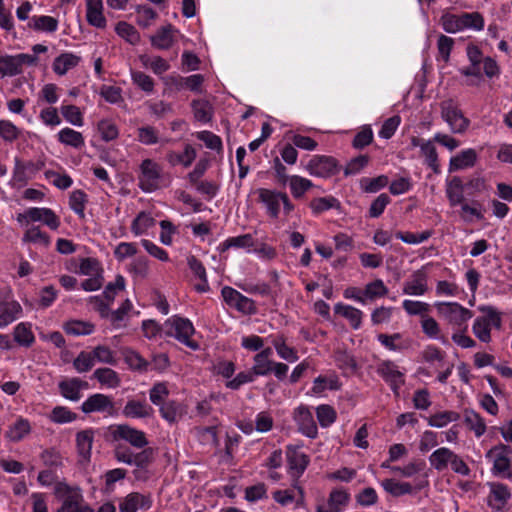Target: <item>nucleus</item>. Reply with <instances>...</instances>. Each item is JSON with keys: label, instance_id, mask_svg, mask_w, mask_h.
I'll list each match as a JSON object with an SVG mask.
<instances>
[{"label": "nucleus", "instance_id": "obj_3", "mask_svg": "<svg viewBox=\"0 0 512 512\" xmlns=\"http://www.w3.org/2000/svg\"><path fill=\"white\" fill-rule=\"evenodd\" d=\"M165 326L168 328L166 331L168 336L176 338L192 350L198 349V343L190 339L195 329L189 319L173 316L165 321Z\"/></svg>", "mask_w": 512, "mask_h": 512}, {"label": "nucleus", "instance_id": "obj_54", "mask_svg": "<svg viewBox=\"0 0 512 512\" xmlns=\"http://www.w3.org/2000/svg\"><path fill=\"white\" fill-rule=\"evenodd\" d=\"M91 353L95 362L98 361L100 363L110 365L116 363V358L113 351L107 346L98 345L91 351Z\"/></svg>", "mask_w": 512, "mask_h": 512}, {"label": "nucleus", "instance_id": "obj_50", "mask_svg": "<svg viewBox=\"0 0 512 512\" xmlns=\"http://www.w3.org/2000/svg\"><path fill=\"white\" fill-rule=\"evenodd\" d=\"M289 185L291 193L295 198L302 197L305 194V192L312 187V183L310 180L302 178L300 176H291Z\"/></svg>", "mask_w": 512, "mask_h": 512}, {"label": "nucleus", "instance_id": "obj_1", "mask_svg": "<svg viewBox=\"0 0 512 512\" xmlns=\"http://www.w3.org/2000/svg\"><path fill=\"white\" fill-rule=\"evenodd\" d=\"M482 316H478L473 323L474 335L483 343L491 341V329H500L502 320L500 314L493 307H482Z\"/></svg>", "mask_w": 512, "mask_h": 512}, {"label": "nucleus", "instance_id": "obj_60", "mask_svg": "<svg viewBox=\"0 0 512 512\" xmlns=\"http://www.w3.org/2000/svg\"><path fill=\"white\" fill-rule=\"evenodd\" d=\"M125 289V279L122 275H117L114 282L108 283L103 292L104 298L110 304L114 299L118 291Z\"/></svg>", "mask_w": 512, "mask_h": 512}, {"label": "nucleus", "instance_id": "obj_13", "mask_svg": "<svg viewBox=\"0 0 512 512\" xmlns=\"http://www.w3.org/2000/svg\"><path fill=\"white\" fill-rule=\"evenodd\" d=\"M115 438L123 439L136 448H144L148 444L145 433L129 425H118L114 431Z\"/></svg>", "mask_w": 512, "mask_h": 512}, {"label": "nucleus", "instance_id": "obj_51", "mask_svg": "<svg viewBox=\"0 0 512 512\" xmlns=\"http://www.w3.org/2000/svg\"><path fill=\"white\" fill-rule=\"evenodd\" d=\"M87 202V195L82 190H75L70 194L69 205L70 208L80 217H84L85 204Z\"/></svg>", "mask_w": 512, "mask_h": 512}, {"label": "nucleus", "instance_id": "obj_9", "mask_svg": "<svg viewBox=\"0 0 512 512\" xmlns=\"http://www.w3.org/2000/svg\"><path fill=\"white\" fill-rule=\"evenodd\" d=\"M377 373L390 385L396 396H399V389L404 384V374L392 361H383L377 367Z\"/></svg>", "mask_w": 512, "mask_h": 512}, {"label": "nucleus", "instance_id": "obj_14", "mask_svg": "<svg viewBox=\"0 0 512 512\" xmlns=\"http://www.w3.org/2000/svg\"><path fill=\"white\" fill-rule=\"evenodd\" d=\"M350 500V494L345 489H334L330 492L327 504L319 505L317 512H341Z\"/></svg>", "mask_w": 512, "mask_h": 512}, {"label": "nucleus", "instance_id": "obj_7", "mask_svg": "<svg viewBox=\"0 0 512 512\" xmlns=\"http://www.w3.org/2000/svg\"><path fill=\"white\" fill-rule=\"evenodd\" d=\"M438 312L451 325L461 328L473 316L472 312L455 302H441L436 304Z\"/></svg>", "mask_w": 512, "mask_h": 512}, {"label": "nucleus", "instance_id": "obj_62", "mask_svg": "<svg viewBox=\"0 0 512 512\" xmlns=\"http://www.w3.org/2000/svg\"><path fill=\"white\" fill-rule=\"evenodd\" d=\"M339 202L334 197L316 198L311 201L310 207L314 213L319 214L331 208L337 207Z\"/></svg>", "mask_w": 512, "mask_h": 512}, {"label": "nucleus", "instance_id": "obj_53", "mask_svg": "<svg viewBox=\"0 0 512 512\" xmlns=\"http://www.w3.org/2000/svg\"><path fill=\"white\" fill-rule=\"evenodd\" d=\"M30 26L35 30L54 32L57 30L58 21L51 16H38L33 18V24Z\"/></svg>", "mask_w": 512, "mask_h": 512}, {"label": "nucleus", "instance_id": "obj_24", "mask_svg": "<svg viewBox=\"0 0 512 512\" xmlns=\"http://www.w3.org/2000/svg\"><path fill=\"white\" fill-rule=\"evenodd\" d=\"M511 497V493L507 486L501 483H496L491 486L489 496V505L496 510H501Z\"/></svg>", "mask_w": 512, "mask_h": 512}, {"label": "nucleus", "instance_id": "obj_35", "mask_svg": "<svg viewBox=\"0 0 512 512\" xmlns=\"http://www.w3.org/2000/svg\"><path fill=\"white\" fill-rule=\"evenodd\" d=\"M335 312L348 319L353 328H359L363 315L362 311L355 307L339 303L335 306Z\"/></svg>", "mask_w": 512, "mask_h": 512}, {"label": "nucleus", "instance_id": "obj_38", "mask_svg": "<svg viewBox=\"0 0 512 512\" xmlns=\"http://www.w3.org/2000/svg\"><path fill=\"white\" fill-rule=\"evenodd\" d=\"M389 183L388 177L380 175L376 178L364 177L360 180V188L366 193H376Z\"/></svg>", "mask_w": 512, "mask_h": 512}, {"label": "nucleus", "instance_id": "obj_46", "mask_svg": "<svg viewBox=\"0 0 512 512\" xmlns=\"http://www.w3.org/2000/svg\"><path fill=\"white\" fill-rule=\"evenodd\" d=\"M95 365L91 352L81 351L73 361V367L78 373H85Z\"/></svg>", "mask_w": 512, "mask_h": 512}, {"label": "nucleus", "instance_id": "obj_47", "mask_svg": "<svg viewBox=\"0 0 512 512\" xmlns=\"http://www.w3.org/2000/svg\"><path fill=\"white\" fill-rule=\"evenodd\" d=\"M154 225V219L150 214L141 212L133 220L131 230L135 235L143 234L149 227Z\"/></svg>", "mask_w": 512, "mask_h": 512}, {"label": "nucleus", "instance_id": "obj_2", "mask_svg": "<svg viewBox=\"0 0 512 512\" xmlns=\"http://www.w3.org/2000/svg\"><path fill=\"white\" fill-rule=\"evenodd\" d=\"M256 194L259 201L266 207L267 214L272 218H278L281 204H283L285 214H289L294 209V205L290 202L286 193L259 188L256 190Z\"/></svg>", "mask_w": 512, "mask_h": 512}, {"label": "nucleus", "instance_id": "obj_45", "mask_svg": "<svg viewBox=\"0 0 512 512\" xmlns=\"http://www.w3.org/2000/svg\"><path fill=\"white\" fill-rule=\"evenodd\" d=\"M440 24L447 33H456L463 30L460 15L444 13L440 18Z\"/></svg>", "mask_w": 512, "mask_h": 512}, {"label": "nucleus", "instance_id": "obj_6", "mask_svg": "<svg viewBox=\"0 0 512 512\" xmlns=\"http://www.w3.org/2000/svg\"><path fill=\"white\" fill-rule=\"evenodd\" d=\"M441 116L450 126L452 132L463 133L469 126L470 121L466 118L457 103L452 99L441 102Z\"/></svg>", "mask_w": 512, "mask_h": 512}, {"label": "nucleus", "instance_id": "obj_8", "mask_svg": "<svg viewBox=\"0 0 512 512\" xmlns=\"http://www.w3.org/2000/svg\"><path fill=\"white\" fill-rule=\"evenodd\" d=\"M293 419L298 426L299 432L309 438H316L318 429L313 415L305 405L298 406L293 412Z\"/></svg>", "mask_w": 512, "mask_h": 512}, {"label": "nucleus", "instance_id": "obj_19", "mask_svg": "<svg viewBox=\"0 0 512 512\" xmlns=\"http://www.w3.org/2000/svg\"><path fill=\"white\" fill-rule=\"evenodd\" d=\"M122 413L127 418H148L154 410L146 401L131 399L127 401Z\"/></svg>", "mask_w": 512, "mask_h": 512}, {"label": "nucleus", "instance_id": "obj_22", "mask_svg": "<svg viewBox=\"0 0 512 512\" xmlns=\"http://www.w3.org/2000/svg\"><path fill=\"white\" fill-rule=\"evenodd\" d=\"M86 6V18L88 23L97 28H104L106 26V19L102 13V0H86Z\"/></svg>", "mask_w": 512, "mask_h": 512}, {"label": "nucleus", "instance_id": "obj_55", "mask_svg": "<svg viewBox=\"0 0 512 512\" xmlns=\"http://www.w3.org/2000/svg\"><path fill=\"white\" fill-rule=\"evenodd\" d=\"M23 241L37 243L46 247L49 244V237L38 226H33L25 232Z\"/></svg>", "mask_w": 512, "mask_h": 512}, {"label": "nucleus", "instance_id": "obj_15", "mask_svg": "<svg viewBox=\"0 0 512 512\" xmlns=\"http://www.w3.org/2000/svg\"><path fill=\"white\" fill-rule=\"evenodd\" d=\"M60 394L70 400L78 401L81 398V390L88 387V383L79 378H70L63 380L58 385Z\"/></svg>", "mask_w": 512, "mask_h": 512}, {"label": "nucleus", "instance_id": "obj_48", "mask_svg": "<svg viewBox=\"0 0 512 512\" xmlns=\"http://www.w3.org/2000/svg\"><path fill=\"white\" fill-rule=\"evenodd\" d=\"M60 142L71 145L73 147H79L84 143L83 136L80 132L75 131L71 128L62 129L59 134Z\"/></svg>", "mask_w": 512, "mask_h": 512}, {"label": "nucleus", "instance_id": "obj_18", "mask_svg": "<svg viewBox=\"0 0 512 512\" xmlns=\"http://www.w3.org/2000/svg\"><path fill=\"white\" fill-rule=\"evenodd\" d=\"M427 290V275L423 269L415 271L403 287V293L407 295L419 296L425 294Z\"/></svg>", "mask_w": 512, "mask_h": 512}, {"label": "nucleus", "instance_id": "obj_56", "mask_svg": "<svg viewBox=\"0 0 512 512\" xmlns=\"http://www.w3.org/2000/svg\"><path fill=\"white\" fill-rule=\"evenodd\" d=\"M432 235L431 231H423L419 234L412 232H401L398 231L395 233L396 238L402 240L407 244H419L426 240H428Z\"/></svg>", "mask_w": 512, "mask_h": 512}, {"label": "nucleus", "instance_id": "obj_27", "mask_svg": "<svg viewBox=\"0 0 512 512\" xmlns=\"http://www.w3.org/2000/svg\"><path fill=\"white\" fill-rule=\"evenodd\" d=\"M31 431V425L27 419L18 418L15 423L9 426L6 437L13 442L22 440Z\"/></svg>", "mask_w": 512, "mask_h": 512}, {"label": "nucleus", "instance_id": "obj_49", "mask_svg": "<svg viewBox=\"0 0 512 512\" xmlns=\"http://www.w3.org/2000/svg\"><path fill=\"white\" fill-rule=\"evenodd\" d=\"M77 418V415L64 406H56L50 414V419L54 423H70Z\"/></svg>", "mask_w": 512, "mask_h": 512}, {"label": "nucleus", "instance_id": "obj_30", "mask_svg": "<svg viewBox=\"0 0 512 512\" xmlns=\"http://www.w3.org/2000/svg\"><path fill=\"white\" fill-rule=\"evenodd\" d=\"M93 378L108 388H117L120 386L121 380L116 371L111 368H98L93 373Z\"/></svg>", "mask_w": 512, "mask_h": 512}, {"label": "nucleus", "instance_id": "obj_42", "mask_svg": "<svg viewBox=\"0 0 512 512\" xmlns=\"http://www.w3.org/2000/svg\"><path fill=\"white\" fill-rule=\"evenodd\" d=\"M22 72L15 56L0 57V77L15 76Z\"/></svg>", "mask_w": 512, "mask_h": 512}, {"label": "nucleus", "instance_id": "obj_31", "mask_svg": "<svg viewBox=\"0 0 512 512\" xmlns=\"http://www.w3.org/2000/svg\"><path fill=\"white\" fill-rule=\"evenodd\" d=\"M191 107L197 121L203 123L211 121L213 116V107L209 101L204 99L193 100Z\"/></svg>", "mask_w": 512, "mask_h": 512}, {"label": "nucleus", "instance_id": "obj_52", "mask_svg": "<svg viewBox=\"0 0 512 512\" xmlns=\"http://www.w3.org/2000/svg\"><path fill=\"white\" fill-rule=\"evenodd\" d=\"M387 293H388L387 287L384 285L382 280L378 279V280L368 283L365 286L364 298L373 300L375 298L385 296Z\"/></svg>", "mask_w": 512, "mask_h": 512}, {"label": "nucleus", "instance_id": "obj_20", "mask_svg": "<svg viewBox=\"0 0 512 512\" xmlns=\"http://www.w3.org/2000/svg\"><path fill=\"white\" fill-rule=\"evenodd\" d=\"M21 311L22 308L17 301L0 298V328L14 322Z\"/></svg>", "mask_w": 512, "mask_h": 512}, {"label": "nucleus", "instance_id": "obj_39", "mask_svg": "<svg viewBox=\"0 0 512 512\" xmlns=\"http://www.w3.org/2000/svg\"><path fill=\"white\" fill-rule=\"evenodd\" d=\"M316 416L320 426L323 428L331 426L337 418L335 409L326 404L319 405L316 408Z\"/></svg>", "mask_w": 512, "mask_h": 512}, {"label": "nucleus", "instance_id": "obj_10", "mask_svg": "<svg viewBox=\"0 0 512 512\" xmlns=\"http://www.w3.org/2000/svg\"><path fill=\"white\" fill-rule=\"evenodd\" d=\"M81 410L85 414L99 412L107 413L108 415H113L115 407L111 397L101 393H96L89 396L81 404Z\"/></svg>", "mask_w": 512, "mask_h": 512}, {"label": "nucleus", "instance_id": "obj_32", "mask_svg": "<svg viewBox=\"0 0 512 512\" xmlns=\"http://www.w3.org/2000/svg\"><path fill=\"white\" fill-rule=\"evenodd\" d=\"M464 422L476 437L482 436L486 432V424L483 418L473 410L464 411Z\"/></svg>", "mask_w": 512, "mask_h": 512}, {"label": "nucleus", "instance_id": "obj_25", "mask_svg": "<svg viewBox=\"0 0 512 512\" xmlns=\"http://www.w3.org/2000/svg\"><path fill=\"white\" fill-rule=\"evenodd\" d=\"M81 58L72 53H62L58 57L55 58L53 62V71L62 76L67 73L68 70L76 67Z\"/></svg>", "mask_w": 512, "mask_h": 512}, {"label": "nucleus", "instance_id": "obj_59", "mask_svg": "<svg viewBox=\"0 0 512 512\" xmlns=\"http://www.w3.org/2000/svg\"><path fill=\"white\" fill-rule=\"evenodd\" d=\"M63 117L72 125L82 126L83 118L80 109L75 105H65L61 107Z\"/></svg>", "mask_w": 512, "mask_h": 512}, {"label": "nucleus", "instance_id": "obj_26", "mask_svg": "<svg viewBox=\"0 0 512 512\" xmlns=\"http://www.w3.org/2000/svg\"><path fill=\"white\" fill-rule=\"evenodd\" d=\"M454 454L449 448H438L429 456L430 465L437 471H443L450 464Z\"/></svg>", "mask_w": 512, "mask_h": 512}, {"label": "nucleus", "instance_id": "obj_43", "mask_svg": "<svg viewBox=\"0 0 512 512\" xmlns=\"http://www.w3.org/2000/svg\"><path fill=\"white\" fill-rule=\"evenodd\" d=\"M462 21V28L473 29L480 31L484 28V18L479 12L462 13L460 14Z\"/></svg>", "mask_w": 512, "mask_h": 512}, {"label": "nucleus", "instance_id": "obj_11", "mask_svg": "<svg viewBox=\"0 0 512 512\" xmlns=\"http://www.w3.org/2000/svg\"><path fill=\"white\" fill-rule=\"evenodd\" d=\"M57 512H94L84 501L79 489L66 488L61 507Z\"/></svg>", "mask_w": 512, "mask_h": 512}, {"label": "nucleus", "instance_id": "obj_33", "mask_svg": "<svg viewBox=\"0 0 512 512\" xmlns=\"http://www.w3.org/2000/svg\"><path fill=\"white\" fill-rule=\"evenodd\" d=\"M254 246V238L251 234H243L230 237L220 244L219 250L224 252L230 248H251Z\"/></svg>", "mask_w": 512, "mask_h": 512}, {"label": "nucleus", "instance_id": "obj_23", "mask_svg": "<svg viewBox=\"0 0 512 512\" xmlns=\"http://www.w3.org/2000/svg\"><path fill=\"white\" fill-rule=\"evenodd\" d=\"M94 441V431L86 429L76 434V445L80 457L88 462L91 457V450Z\"/></svg>", "mask_w": 512, "mask_h": 512}, {"label": "nucleus", "instance_id": "obj_17", "mask_svg": "<svg viewBox=\"0 0 512 512\" xmlns=\"http://www.w3.org/2000/svg\"><path fill=\"white\" fill-rule=\"evenodd\" d=\"M152 501L149 496L138 492L128 494L119 504L120 512H137L138 509H149Z\"/></svg>", "mask_w": 512, "mask_h": 512}, {"label": "nucleus", "instance_id": "obj_57", "mask_svg": "<svg viewBox=\"0 0 512 512\" xmlns=\"http://www.w3.org/2000/svg\"><path fill=\"white\" fill-rule=\"evenodd\" d=\"M14 339L23 346H30L34 342L33 333L24 323H20L15 327Z\"/></svg>", "mask_w": 512, "mask_h": 512}, {"label": "nucleus", "instance_id": "obj_44", "mask_svg": "<svg viewBox=\"0 0 512 512\" xmlns=\"http://www.w3.org/2000/svg\"><path fill=\"white\" fill-rule=\"evenodd\" d=\"M117 34L130 44H137L140 41V35L131 24L121 21L116 25Z\"/></svg>", "mask_w": 512, "mask_h": 512}, {"label": "nucleus", "instance_id": "obj_5", "mask_svg": "<svg viewBox=\"0 0 512 512\" xmlns=\"http://www.w3.org/2000/svg\"><path fill=\"white\" fill-rule=\"evenodd\" d=\"M139 186L145 192H152L165 184L166 178L157 162H142Z\"/></svg>", "mask_w": 512, "mask_h": 512}, {"label": "nucleus", "instance_id": "obj_21", "mask_svg": "<svg viewBox=\"0 0 512 512\" xmlns=\"http://www.w3.org/2000/svg\"><path fill=\"white\" fill-rule=\"evenodd\" d=\"M465 186L460 177L454 176L446 183V196L450 206L455 207L464 201Z\"/></svg>", "mask_w": 512, "mask_h": 512}, {"label": "nucleus", "instance_id": "obj_37", "mask_svg": "<svg viewBox=\"0 0 512 512\" xmlns=\"http://www.w3.org/2000/svg\"><path fill=\"white\" fill-rule=\"evenodd\" d=\"M384 490L393 496H402L410 494L413 490L412 485L408 482H398L394 479H385L381 483Z\"/></svg>", "mask_w": 512, "mask_h": 512}, {"label": "nucleus", "instance_id": "obj_28", "mask_svg": "<svg viewBox=\"0 0 512 512\" xmlns=\"http://www.w3.org/2000/svg\"><path fill=\"white\" fill-rule=\"evenodd\" d=\"M173 27L172 25H167L161 27L155 35L151 37V43L157 49L165 50L169 49L174 42L173 39Z\"/></svg>", "mask_w": 512, "mask_h": 512}, {"label": "nucleus", "instance_id": "obj_63", "mask_svg": "<svg viewBox=\"0 0 512 512\" xmlns=\"http://www.w3.org/2000/svg\"><path fill=\"white\" fill-rule=\"evenodd\" d=\"M169 390L165 383H157L155 384L149 392V398L150 401L157 405L161 406L165 400V398L168 396Z\"/></svg>", "mask_w": 512, "mask_h": 512}, {"label": "nucleus", "instance_id": "obj_64", "mask_svg": "<svg viewBox=\"0 0 512 512\" xmlns=\"http://www.w3.org/2000/svg\"><path fill=\"white\" fill-rule=\"evenodd\" d=\"M403 308L409 315H420L426 316L425 314L429 311L430 305L425 302L404 300Z\"/></svg>", "mask_w": 512, "mask_h": 512}, {"label": "nucleus", "instance_id": "obj_29", "mask_svg": "<svg viewBox=\"0 0 512 512\" xmlns=\"http://www.w3.org/2000/svg\"><path fill=\"white\" fill-rule=\"evenodd\" d=\"M159 407L162 418L171 424L176 423L184 415L182 405L173 400L165 402Z\"/></svg>", "mask_w": 512, "mask_h": 512}, {"label": "nucleus", "instance_id": "obj_16", "mask_svg": "<svg viewBox=\"0 0 512 512\" xmlns=\"http://www.w3.org/2000/svg\"><path fill=\"white\" fill-rule=\"evenodd\" d=\"M26 216L31 222H43L52 230H56L60 225L58 216L49 208H29L26 210Z\"/></svg>", "mask_w": 512, "mask_h": 512}, {"label": "nucleus", "instance_id": "obj_34", "mask_svg": "<svg viewBox=\"0 0 512 512\" xmlns=\"http://www.w3.org/2000/svg\"><path fill=\"white\" fill-rule=\"evenodd\" d=\"M460 415L454 411H442L428 417V424L431 427L442 428L451 422L459 420Z\"/></svg>", "mask_w": 512, "mask_h": 512}, {"label": "nucleus", "instance_id": "obj_61", "mask_svg": "<svg viewBox=\"0 0 512 512\" xmlns=\"http://www.w3.org/2000/svg\"><path fill=\"white\" fill-rule=\"evenodd\" d=\"M131 77L133 83L141 88L144 92L151 93L154 90L153 79L141 71H132Z\"/></svg>", "mask_w": 512, "mask_h": 512}, {"label": "nucleus", "instance_id": "obj_36", "mask_svg": "<svg viewBox=\"0 0 512 512\" xmlns=\"http://www.w3.org/2000/svg\"><path fill=\"white\" fill-rule=\"evenodd\" d=\"M308 168L311 174H315L321 177L333 176L340 170L337 162H310Z\"/></svg>", "mask_w": 512, "mask_h": 512}, {"label": "nucleus", "instance_id": "obj_12", "mask_svg": "<svg viewBox=\"0 0 512 512\" xmlns=\"http://www.w3.org/2000/svg\"><path fill=\"white\" fill-rule=\"evenodd\" d=\"M511 449L500 445L490 449L486 457L493 462V471L497 474L509 473Z\"/></svg>", "mask_w": 512, "mask_h": 512}, {"label": "nucleus", "instance_id": "obj_41", "mask_svg": "<svg viewBox=\"0 0 512 512\" xmlns=\"http://www.w3.org/2000/svg\"><path fill=\"white\" fill-rule=\"evenodd\" d=\"M273 346L275 347L278 355L289 362H295L298 360V355L296 351L287 346L285 343V339L283 336H278L272 341Z\"/></svg>", "mask_w": 512, "mask_h": 512}, {"label": "nucleus", "instance_id": "obj_40", "mask_svg": "<svg viewBox=\"0 0 512 512\" xmlns=\"http://www.w3.org/2000/svg\"><path fill=\"white\" fill-rule=\"evenodd\" d=\"M64 329L67 334L74 336L89 335L94 331V325L90 322L72 320L65 324Z\"/></svg>", "mask_w": 512, "mask_h": 512}, {"label": "nucleus", "instance_id": "obj_4", "mask_svg": "<svg viewBox=\"0 0 512 512\" xmlns=\"http://www.w3.org/2000/svg\"><path fill=\"white\" fill-rule=\"evenodd\" d=\"M289 474L295 481L294 489L297 490L300 498H303V489L298 485V479L306 470L309 464V457L298 446H288L286 450Z\"/></svg>", "mask_w": 512, "mask_h": 512}, {"label": "nucleus", "instance_id": "obj_58", "mask_svg": "<svg viewBox=\"0 0 512 512\" xmlns=\"http://www.w3.org/2000/svg\"><path fill=\"white\" fill-rule=\"evenodd\" d=\"M401 338L402 336L400 333H394L392 335L379 334L377 336L378 341L387 349L392 351H399L404 348V345L401 343Z\"/></svg>", "mask_w": 512, "mask_h": 512}]
</instances>
